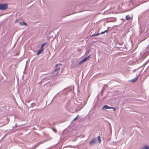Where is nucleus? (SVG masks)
<instances>
[{
    "label": "nucleus",
    "mask_w": 149,
    "mask_h": 149,
    "mask_svg": "<svg viewBox=\"0 0 149 149\" xmlns=\"http://www.w3.org/2000/svg\"><path fill=\"white\" fill-rule=\"evenodd\" d=\"M19 24L21 25H27V24L26 23L24 22H20L19 23Z\"/></svg>",
    "instance_id": "nucleus-7"
},
{
    "label": "nucleus",
    "mask_w": 149,
    "mask_h": 149,
    "mask_svg": "<svg viewBox=\"0 0 149 149\" xmlns=\"http://www.w3.org/2000/svg\"><path fill=\"white\" fill-rule=\"evenodd\" d=\"M44 45V44H43L42 45V46H41V48H42V47H43V46Z\"/></svg>",
    "instance_id": "nucleus-17"
},
{
    "label": "nucleus",
    "mask_w": 149,
    "mask_h": 149,
    "mask_svg": "<svg viewBox=\"0 0 149 149\" xmlns=\"http://www.w3.org/2000/svg\"><path fill=\"white\" fill-rule=\"evenodd\" d=\"M78 116V115L77 116V117H76L74 119H73V120H75L77 118V117Z\"/></svg>",
    "instance_id": "nucleus-14"
},
{
    "label": "nucleus",
    "mask_w": 149,
    "mask_h": 149,
    "mask_svg": "<svg viewBox=\"0 0 149 149\" xmlns=\"http://www.w3.org/2000/svg\"><path fill=\"white\" fill-rule=\"evenodd\" d=\"M98 141H99V142L100 143L101 142V139H100V136H99L98 137Z\"/></svg>",
    "instance_id": "nucleus-13"
},
{
    "label": "nucleus",
    "mask_w": 149,
    "mask_h": 149,
    "mask_svg": "<svg viewBox=\"0 0 149 149\" xmlns=\"http://www.w3.org/2000/svg\"><path fill=\"white\" fill-rule=\"evenodd\" d=\"M60 74L59 73H56V75L58 74Z\"/></svg>",
    "instance_id": "nucleus-18"
},
{
    "label": "nucleus",
    "mask_w": 149,
    "mask_h": 149,
    "mask_svg": "<svg viewBox=\"0 0 149 149\" xmlns=\"http://www.w3.org/2000/svg\"><path fill=\"white\" fill-rule=\"evenodd\" d=\"M100 35V34H93L91 36V37L96 36Z\"/></svg>",
    "instance_id": "nucleus-11"
},
{
    "label": "nucleus",
    "mask_w": 149,
    "mask_h": 149,
    "mask_svg": "<svg viewBox=\"0 0 149 149\" xmlns=\"http://www.w3.org/2000/svg\"><path fill=\"white\" fill-rule=\"evenodd\" d=\"M142 149H149V147L148 146H145L142 148Z\"/></svg>",
    "instance_id": "nucleus-9"
},
{
    "label": "nucleus",
    "mask_w": 149,
    "mask_h": 149,
    "mask_svg": "<svg viewBox=\"0 0 149 149\" xmlns=\"http://www.w3.org/2000/svg\"><path fill=\"white\" fill-rule=\"evenodd\" d=\"M107 30H106L102 32H101V33H99L98 34H100V35L101 34H103V33H104L105 32H107Z\"/></svg>",
    "instance_id": "nucleus-12"
},
{
    "label": "nucleus",
    "mask_w": 149,
    "mask_h": 149,
    "mask_svg": "<svg viewBox=\"0 0 149 149\" xmlns=\"http://www.w3.org/2000/svg\"><path fill=\"white\" fill-rule=\"evenodd\" d=\"M54 71H56V69H55V70Z\"/></svg>",
    "instance_id": "nucleus-19"
},
{
    "label": "nucleus",
    "mask_w": 149,
    "mask_h": 149,
    "mask_svg": "<svg viewBox=\"0 0 149 149\" xmlns=\"http://www.w3.org/2000/svg\"><path fill=\"white\" fill-rule=\"evenodd\" d=\"M131 19V17L129 15L126 16V19L127 20H129Z\"/></svg>",
    "instance_id": "nucleus-10"
},
{
    "label": "nucleus",
    "mask_w": 149,
    "mask_h": 149,
    "mask_svg": "<svg viewBox=\"0 0 149 149\" xmlns=\"http://www.w3.org/2000/svg\"><path fill=\"white\" fill-rule=\"evenodd\" d=\"M90 56L91 55H89L87 57L83 58L81 61H80V62L79 63V64H82L86 61L87 59H88L90 58Z\"/></svg>",
    "instance_id": "nucleus-2"
},
{
    "label": "nucleus",
    "mask_w": 149,
    "mask_h": 149,
    "mask_svg": "<svg viewBox=\"0 0 149 149\" xmlns=\"http://www.w3.org/2000/svg\"><path fill=\"white\" fill-rule=\"evenodd\" d=\"M113 111H115V110H116V107H115V108H113Z\"/></svg>",
    "instance_id": "nucleus-16"
},
{
    "label": "nucleus",
    "mask_w": 149,
    "mask_h": 149,
    "mask_svg": "<svg viewBox=\"0 0 149 149\" xmlns=\"http://www.w3.org/2000/svg\"><path fill=\"white\" fill-rule=\"evenodd\" d=\"M138 77H139L138 76H137L136 77L134 78L131 80V81L133 83L135 82L138 79Z\"/></svg>",
    "instance_id": "nucleus-4"
},
{
    "label": "nucleus",
    "mask_w": 149,
    "mask_h": 149,
    "mask_svg": "<svg viewBox=\"0 0 149 149\" xmlns=\"http://www.w3.org/2000/svg\"><path fill=\"white\" fill-rule=\"evenodd\" d=\"M95 143V139H93L91 141H90L89 142V143L90 145H92Z\"/></svg>",
    "instance_id": "nucleus-5"
},
{
    "label": "nucleus",
    "mask_w": 149,
    "mask_h": 149,
    "mask_svg": "<svg viewBox=\"0 0 149 149\" xmlns=\"http://www.w3.org/2000/svg\"><path fill=\"white\" fill-rule=\"evenodd\" d=\"M113 109V108L112 107H109L107 105H105L102 107V109L103 110H104L105 109Z\"/></svg>",
    "instance_id": "nucleus-3"
},
{
    "label": "nucleus",
    "mask_w": 149,
    "mask_h": 149,
    "mask_svg": "<svg viewBox=\"0 0 149 149\" xmlns=\"http://www.w3.org/2000/svg\"><path fill=\"white\" fill-rule=\"evenodd\" d=\"M18 20H19V19H17L16 20V21H15V22L16 23H17V22H18Z\"/></svg>",
    "instance_id": "nucleus-15"
},
{
    "label": "nucleus",
    "mask_w": 149,
    "mask_h": 149,
    "mask_svg": "<svg viewBox=\"0 0 149 149\" xmlns=\"http://www.w3.org/2000/svg\"><path fill=\"white\" fill-rule=\"evenodd\" d=\"M8 4L7 3L0 4V10H4L8 8Z\"/></svg>",
    "instance_id": "nucleus-1"
},
{
    "label": "nucleus",
    "mask_w": 149,
    "mask_h": 149,
    "mask_svg": "<svg viewBox=\"0 0 149 149\" xmlns=\"http://www.w3.org/2000/svg\"><path fill=\"white\" fill-rule=\"evenodd\" d=\"M60 65H61L56 64V71L60 70L61 67L59 66H60Z\"/></svg>",
    "instance_id": "nucleus-8"
},
{
    "label": "nucleus",
    "mask_w": 149,
    "mask_h": 149,
    "mask_svg": "<svg viewBox=\"0 0 149 149\" xmlns=\"http://www.w3.org/2000/svg\"><path fill=\"white\" fill-rule=\"evenodd\" d=\"M43 49H42V48H41V49H40L38 52L37 53V55H39V54H41V52H43Z\"/></svg>",
    "instance_id": "nucleus-6"
}]
</instances>
